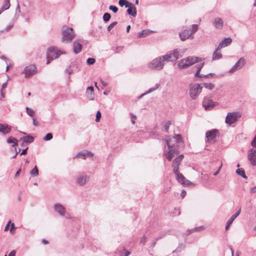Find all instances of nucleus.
<instances>
[{
  "label": "nucleus",
  "mask_w": 256,
  "mask_h": 256,
  "mask_svg": "<svg viewBox=\"0 0 256 256\" xmlns=\"http://www.w3.org/2000/svg\"><path fill=\"white\" fill-rule=\"evenodd\" d=\"M166 142L167 148L165 146L164 154L166 159L170 161L176 155L178 154V148L171 139L166 140Z\"/></svg>",
  "instance_id": "obj_1"
},
{
  "label": "nucleus",
  "mask_w": 256,
  "mask_h": 256,
  "mask_svg": "<svg viewBox=\"0 0 256 256\" xmlns=\"http://www.w3.org/2000/svg\"><path fill=\"white\" fill-rule=\"evenodd\" d=\"M202 60V58L200 57L190 56L180 60L178 64V67L180 69L186 68L195 63Z\"/></svg>",
  "instance_id": "obj_2"
},
{
  "label": "nucleus",
  "mask_w": 256,
  "mask_h": 256,
  "mask_svg": "<svg viewBox=\"0 0 256 256\" xmlns=\"http://www.w3.org/2000/svg\"><path fill=\"white\" fill-rule=\"evenodd\" d=\"M75 34L72 28L64 26L62 28V41L66 42H70L74 38Z\"/></svg>",
  "instance_id": "obj_3"
},
{
  "label": "nucleus",
  "mask_w": 256,
  "mask_h": 256,
  "mask_svg": "<svg viewBox=\"0 0 256 256\" xmlns=\"http://www.w3.org/2000/svg\"><path fill=\"white\" fill-rule=\"evenodd\" d=\"M202 86L199 84H190L189 85V94L192 100H196L201 93Z\"/></svg>",
  "instance_id": "obj_4"
},
{
  "label": "nucleus",
  "mask_w": 256,
  "mask_h": 256,
  "mask_svg": "<svg viewBox=\"0 0 256 256\" xmlns=\"http://www.w3.org/2000/svg\"><path fill=\"white\" fill-rule=\"evenodd\" d=\"M64 52L56 48L50 47L48 49L46 52V58L48 59L46 64H48L50 60L54 58H58L60 54Z\"/></svg>",
  "instance_id": "obj_5"
},
{
  "label": "nucleus",
  "mask_w": 256,
  "mask_h": 256,
  "mask_svg": "<svg viewBox=\"0 0 256 256\" xmlns=\"http://www.w3.org/2000/svg\"><path fill=\"white\" fill-rule=\"evenodd\" d=\"M164 62L165 60H164L162 56L158 57L152 60L148 64V68L152 70H160L163 68Z\"/></svg>",
  "instance_id": "obj_6"
},
{
  "label": "nucleus",
  "mask_w": 256,
  "mask_h": 256,
  "mask_svg": "<svg viewBox=\"0 0 256 256\" xmlns=\"http://www.w3.org/2000/svg\"><path fill=\"white\" fill-rule=\"evenodd\" d=\"M219 134V132L216 129H212L207 131L206 133V141L209 142H215L218 138Z\"/></svg>",
  "instance_id": "obj_7"
},
{
  "label": "nucleus",
  "mask_w": 256,
  "mask_h": 256,
  "mask_svg": "<svg viewBox=\"0 0 256 256\" xmlns=\"http://www.w3.org/2000/svg\"><path fill=\"white\" fill-rule=\"evenodd\" d=\"M38 72L37 68L34 64H30L26 66L22 71L26 78H28L36 74Z\"/></svg>",
  "instance_id": "obj_8"
},
{
  "label": "nucleus",
  "mask_w": 256,
  "mask_h": 256,
  "mask_svg": "<svg viewBox=\"0 0 256 256\" xmlns=\"http://www.w3.org/2000/svg\"><path fill=\"white\" fill-rule=\"evenodd\" d=\"M241 114L238 112H228L226 118L225 122L228 125L234 123L238 118H240Z\"/></svg>",
  "instance_id": "obj_9"
},
{
  "label": "nucleus",
  "mask_w": 256,
  "mask_h": 256,
  "mask_svg": "<svg viewBox=\"0 0 256 256\" xmlns=\"http://www.w3.org/2000/svg\"><path fill=\"white\" fill-rule=\"evenodd\" d=\"M177 172H174L176 174V178L178 182L184 186H194L195 184L190 180H186L185 177L178 170Z\"/></svg>",
  "instance_id": "obj_10"
},
{
  "label": "nucleus",
  "mask_w": 256,
  "mask_h": 256,
  "mask_svg": "<svg viewBox=\"0 0 256 256\" xmlns=\"http://www.w3.org/2000/svg\"><path fill=\"white\" fill-rule=\"evenodd\" d=\"M246 64V59L242 57L232 67V68L229 70L230 73H234L236 70L242 68Z\"/></svg>",
  "instance_id": "obj_11"
},
{
  "label": "nucleus",
  "mask_w": 256,
  "mask_h": 256,
  "mask_svg": "<svg viewBox=\"0 0 256 256\" xmlns=\"http://www.w3.org/2000/svg\"><path fill=\"white\" fill-rule=\"evenodd\" d=\"M89 180L90 176L86 173H81L78 176L76 183L80 186H84L88 182Z\"/></svg>",
  "instance_id": "obj_12"
},
{
  "label": "nucleus",
  "mask_w": 256,
  "mask_h": 256,
  "mask_svg": "<svg viewBox=\"0 0 256 256\" xmlns=\"http://www.w3.org/2000/svg\"><path fill=\"white\" fill-rule=\"evenodd\" d=\"M202 106L206 110H210L215 106L216 102L212 98L205 97L202 102Z\"/></svg>",
  "instance_id": "obj_13"
},
{
  "label": "nucleus",
  "mask_w": 256,
  "mask_h": 256,
  "mask_svg": "<svg viewBox=\"0 0 256 256\" xmlns=\"http://www.w3.org/2000/svg\"><path fill=\"white\" fill-rule=\"evenodd\" d=\"M248 158L252 166H256V148H250L248 150Z\"/></svg>",
  "instance_id": "obj_14"
},
{
  "label": "nucleus",
  "mask_w": 256,
  "mask_h": 256,
  "mask_svg": "<svg viewBox=\"0 0 256 256\" xmlns=\"http://www.w3.org/2000/svg\"><path fill=\"white\" fill-rule=\"evenodd\" d=\"M179 36L180 40L182 41H184L188 38L192 39L194 38V36H192L190 32V30L187 28L184 29L180 32Z\"/></svg>",
  "instance_id": "obj_15"
},
{
  "label": "nucleus",
  "mask_w": 256,
  "mask_h": 256,
  "mask_svg": "<svg viewBox=\"0 0 256 256\" xmlns=\"http://www.w3.org/2000/svg\"><path fill=\"white\" fill-rule=\"evenodd\" d=\"M184 157L183 154H180L173 160L172 168L174 172H176L178 170L179 166Z\"/></svg>",
  "instance_id": "obj_16"
},
{
  "label": "nucleus",
  "mask_w": 256,
  "mask_h": 256,
  "mask_svg": "<svg viewBox=\"0 0 256 256\" xmlns=\"http://www.w3.org/2000/svg\"><path fill=\"white\" fill-rule=\"evenodd\" d=\"M54 209L61 216H64L66 213L65 208L60 204L57 203L54 206Z\"/></svg>",
  "instance_id": "obj_17"
},
{
  "label": "nucleus",
  "mask_w": 256,
  "mask_h": 256,
  "mask_svg": "<svg viewBox=\"0 0 256 256\" xmlns=\"http://www.w3.org/2000/svg\"><path fill=\"white\" fill-rule=\"evenodd\" d=\"M12 130V126L6 124L0 123V133L3 135L9 134Z\"/></svg>",
  "instance_id": "obj_18"
},
{
  "label": "nucleus",
  "mask_w": 256,
  "mask_h": 256,
  "mask_svg": "<svg viewBox=\"0 0 256 256\" xmlns=\"http://www.w3.org/2000/svg\"><path fill=\"white\" fill-rule=\"evenodd\" d=\"M212 24L215 28L220 30L223 27V20L222 18H216L213 22Z\"/></svg>",
  "instance_id": "obj_19"
},
{
  "label": "nucleus",
  "mask_w": 256,
  "mask_h": 256,
  "mask_svg": "<svg viewBox=\"0 0 256 256\" xmlns=\"http://www.w3.org/2000/svg\"><path fill=\"white\" fill-rule=\"evenodd\" d=\"M162 58L164 60L165 62H175L176 59L175 57L173 56L171 51L168 52L166 54L162 56Z\"/></svg>",
  "instance_id": "obj_20"
},
{
  "label": "nucleus",
  "mask_w": 256,
  "mask_h": 256,
  "mask_svg": "<svg viewBox=\"0 0 256 256\" xmlns=\"http://www.w3.org/2000/svg\"><path fill=\"white\" fill-rule=\"evenodd\" d=\"M232 40L230 38H224L218 46V50H221L222 48L228 46L232 43Z\"/></svg>",
  "instance_id": "obj_21"
},
{
  "label": "nucleus",
  "mask_w": 256,
  "mask_h": 256,
  "mask_svg": "<svg viewBox=\"0 0 256 256\" xmlns=\"http://www.w3.org/2000/svg\"><path fill=\"white\" fill-rule=\"evenodd\" d=\"M184 50H180V49H175L173 50H172L171 52L173 56L175 57L176 60L181 58L184 52Z\"/></svg>",
  "instance_id": "obj_22"
},
{
  "label": "nucleus",
  "mask_w": 256,
  "mask_h": 256,
  "mask_svg": "<svg viewBox=\"0 0 256 256\" xmlns=\"http://www.w3.org/2000/svg\"><path fill=\"white\" fill-rule=\"evenodd\" d=\"M204 62H203L202 63L199 64L196 66V71L194 74V76L196 77L203 78V74H200V71L202 70V67L204 66Z\"/></svg>",
  "instance_id": "obj_23"
},
{
  "label": "nucleus",
  "mask_w": 256,
  "mask_h": 256,
  "mask_svg": "<svg viewBox=\"0 0 256 256\" xmlns=\"http://www.w3.org/2000/svg\"><path fill=\"white\" fill-rule=\"evenodd\" d=\"M82 48V45L78 42L75 41L73 44V50L76 54L79 53Z\"/></svg>",
  "instance_id": "obj_24"
},
{
  "label": "nucleus",
  "mask_w": 256,
  "mask_h": 256,
  "mask_svg": "<svg viewBox=\"0 0 256 256\" xmlns=\"http://www.w3.org/2000/svg\"><path fill=\"white\" fill-rule=\"evenodd\" d=\"M6 142L8 144H12V146L14 147L16 150V148L18 145V140L16 138L13 136H9L6 140Z\"/></svg>",
  "instance_id": "obj_25"
},
{
  "label": "nucleus",
  "mask_w": 256,
  "mask_h": 256,
  "mask_svg": "<svg viewBox=\"0 0 256 256\" xmlns=\"http://www.w3.org/2000/svg\"><path fill=\"white\" fill-rule=\"evenodd\" d=\"M174 143L176 146H178H178H183V141L182 138V136L180 134H175L174 136Z\"/></svg>",
  "instance_id": "obj_26"
},
{
  "label": "nucleus",
  "mask_w": 256,
  "mask_h": 256,
  "mask_svg": "<svg viewBox=\"0 0 256 256\" xmlns=\"http://www.w3.org/2000/svg\"><path fill=\"white\" fill-rule=\"evenodd\" d=\"M93 154L91 152H87L86 153H83L82 152H80L77 154L76 156L74 158H80L82 159H86V158L88 156H92Z\"/></svg>",
  "instance_id": "obj_27"
},
{
  "label": "nucleus",
  "mask_w": 256,
  "mask_h": 256,
  "mask_svg": "<svg viewBox=\"0 0 256 256\" xmlns=\"http://www.w3.org/2000/svg\"><path fill=\"white\" fill-rule=\"evenodd\" d=\"M10 0H4L2 5L0 8V14L5 10L9 8L10 7Z\"/></svg>",
  "instance_id": "obj_28"
},
{
  "label": "nucleus",
  "mask_w": 256,
  "mask_h": 256,
  "mask_svg": "<svg viewBox=\"0 0 256 256\" xmlns=\"http://www.w3.org/2000/svg\"><path fill=\"white\" fill-rule=\"evenodd\" d=\"M220 50H218V48L214 52L212 56V60H218L222 58V54L220 52Z\"/></svg>",
  "instance_id": "obj_29"
},
{
  "label": "nucleus",
  "mask_w": 256,
  "mask_h": 256,
  "mask_svg": "<svg viewBox=\"0 0 256 256\" xmlns=\"http://www.w3.org/2000/svg\"><path fill=\"white\" fill-rule=\"evenodd\" d=\"M160 86V84L158 83H157L155 84L154 86L151 88H150L146 92L144 93L141 94L139 97L138 98H142L144 96L146 95L147 94H148L156 90Z\"/></svg>",
  "instance_id": "obj_30"
},
{
  "label": "nucleus",
  "mask_w": 256,
  "mask_h": 256,
  "mask_svg": "<svg viewBox=\"0 0 256 256\" xmlns=\"http://www.w3.org/2000/svg\"><path fill=\"white\" fill-rule=\"evenodd\" d=\"M22 140L23 141V143L22 144V146H23L24 143L30 144L34 140V138L32 136H27L22 137Z\"/></svg>",
  "instance_id": "obj_31"
},
{
  "label": "nucleus",
  "mask_w": 256,
  "mask_h": 256,
  "mask_svg": "<svg viewBox=\"0 0 256 256\" xmlns=\"http://www.w3.org/2000/svg\"><path fill=\"white\" fill-rule=\"evenodd\" d=\"M14 21L12 20L6 26V27L4 28L3 30H0V34L2 32H8L10 31L14 27Z\"/></svg>",
  "instance_id": "obj_32"
},
{
  "label": "nucleus",
  "mask_w": 256,
  "mask_h": 256,
  "mask_svg": "<svg viewBox=\"0 0 256 256\" xmlns=\"http://www.w3.org/2000/svg\"><path fill=\"white\" fill-rule=\"evenodd\" d=\"M151 33V31L146 30H143L138 34V37L139 38H145Z\"/></svg>",
  "instance_id": "obj_33"
},
{
  "label": "nucleus",
  "mask_w": 256,
  "mask_h": 256,
  "mask_svg": "<svg viewBox=\"0 0 256 256\" xmlns=\"http://www.w3.org/2000/svg\"><path fill=\"white\" fill-rule=\"evenodd\" d=\"M204 229V228L203 226H200L196 227V228H192L190 230H188L186 232L187 234L189 235L191 233L196 232H200Z\"/></svg>",
  "instance_id": "obj_34"
},
{
  "label": "nucleus",
  "mask_w": 256,
  "mask_h": 256,
  "mask_svg": "<svg viewBox=\"0 0 256 256\" xmlns=\"http://www.w3.org/2000/svg\"><path fill=\"white\" fill-rule=\"evenodd\" d=\"M127 12L129 15L132 16H136V7L129 8L127 10Z\"/></svg>",
  "instance_id": "obj_35"
},
{
  "label": "nucleus",
  "mask_w": 256,
  "mask_h": 256,
  "mask_svg": "<svg viewBox=\"0 0 256 256\" xmlns=\"http://www.w3.org/2000/svg\"><path fill=\"white\" fill-rule=\"evenodd\" d=\"M236 173L237 174L240 176L245 179H246L248 178V177L246 176L245 174L244 170L242 168L236 170Z\"/></svg>",
  "instance_id": "obj_36"
},
{
  "label": "nucleus",
  "mask_w": 256,
  "mask_h": 256,
  "mask_svg": "<svg viewBox=\"0 0 256 256\" xmlns=\"http://www.w3.org/2000/svg\"><path fill=\"white\" fill-rule=\"evenodd\" d=\"M203 86H204L205 88L209 90H212L213 88H214L215 86L214 84L212 83H203L202 84Z\"/></svg>",
  "instance_id": "obj_37"
},
{
  "label": "nucleus",
  "mask_w": 256,
  "mask_h": 256,
  "mask_svg": "<svg viewBox=\"0 0 256 256\" xmlns=\"http://www.w3.org/2000/svg\"><path fill=\"white\" fill-rule=\"evenodd\" d=\"M30 174L32 176H36L38 174V170L36 166H35L34 168L31 170Z\"/></svg>",
  "instance_id": "obj_38"
},
{
  "label": "nucleus",
  "mask_w": 256,
  "mask_h": 256,
  "mask_svg": "<svg viewBox=\"0 0 256 256\" xmlns=\"http://www.w3.org/2000/svg\"><path fill=\"white\" fill-rule=\"evenodd\" d=\"M198 30V24H192V28L190 29V34L192 36H193V34H194Z\"/></svg>",
  "instance_id": "obj_39"
},
{
  "label": "nucleus",
  "mask_w": 256,
  "mask_h": 256,
  "mask_svg": "<svg viewBox=\"0 0 256 256\" xmlns=\"http://www.w3.org/2000/svg\"><path fill=\"white\" fill-rule=\"evenodd\" d=\"M26 112L28 116H30L32 117L34 116L35 112L32 108H30L28 107H26Z\"/></svg>",
  "instance_id": "obj_40"
},
{
  "label": "nucleus",
  "mask_w": 256,
  "mask_h": 256,
  "mask_svg": "<svg viewBox=\"0 0 256 256\" xmlns=\"http://www.w3.org/2000/svg\"><path fill=\"white\" fill-rule=\"evenodd\" d=\"M110 14L109 13H105L103 16V20L104 22H108L110 18Z\"/></svg>",
  "instance_id": "obj_41"
},
{
  "label": "nucleus",
  "mask_w": 256,
  "mask_h": 256,
  "mask_svg": "<svg viewBox=\"0 0 256 256\" xmlns=\"http://www.w3.org/2000/svg\"><path fill=\"white\" fill-rule=\"evenodd\" d=\"M52 138V134L51 133L47 134L44 138V140L46 141L50 140Z\"/></svg>",
  "instance_id": "obj_42"
},
{
  "label": "nucleus",
  "mask_w": 256,
  "mask_h": 256,
  "mask_svg": "<svg viewBox=\"0 0 256 256\" xmlns=\"http://www.w3.org/2000/svg\"><path fill=\"white\" fill-rule=\"evenodd\" d=\"M94 88L92 86H88L86 89V96H88L90 94H94Z\"/></svg>",
  "instance_id": "obj_43"
},
{
  "label": "nucleus",
  "mask_w": 256,
  "mask_h": 256,
  "mask_svg": "<svg viewBox=\"0 0 256 256\" xmlns=\"http://www.w3.org/2000/svg\"><path fill=\"white\" fill-rule=\"evenodd\" d=\"M96 62V60L94 58H88L86 60V63L88 64L91 65L94 64Z\"/></svg>",
  "instance_id": "obj_44"
},
{
  "label": "nucleus",
  "mask_w": 256,
  "mask_h": 256,
  "mask_svg": "<svg viewBox=\"0 0 256 256\" xmlns=\"http://www.w3.org/2000/svg\"><path fill=\"white\" fill-rule=\"evenodd\" d=\"M170 122H166L164 125V128L166 132H168L170 126Z\"/></svg>",
  "instance_id": "obj_45"
},
{
  "label": "nucleus",
  "mask_w": 256,
  "mask_h": 256,
  "mask_svg": "<svg viewBox=\"0 0 256 256\" xmlns=\"http://www.w3.org/2000/svg\"><path fill=\"white\" fill-rule=\"evenodd\" d=\"M117 24L116 22H112L111 23L107 28L108 31H110L116 24Z\"/></svg>",
  "instance_id": "obj_46"
},
{
  "label": "nucleus",
  "mask_w": 256,
  "mask_h": 256,
  "mask_svg": "<svg viewBox=\"0 0 256 256\" xmlns=\"http://www.w3.org/2000/svg\"><path fill=\"white\" fill-rule=\"evenodd\" d=\"M109 9L112 10L114 13H116L118 10V8L116 6L112 5L109 6Z\"/></svg>",
  "instance_id": "obj_47"
},
{
  "label": "nucleus",
  "mask_w": 256,
  "mask_h": 256,
  "mask_svg": "<svg viewBox=\"0 0 256 256\" xmlns=\"http://www.w3.org/2000/svg\"><path fill=\"white\" fill-rule=\"evenodd\" d=\"M100 118H101V113L100 111H98L96 114V122H98L100 121Z\"/></svg>",
  "instance_id": "obj_48"
},
{
  "label": "nucleus",
  "mask_w": 256,
  "mask_h": 256,
  "mask_svg": "<svg viewBox=\"0 0 256 256\" xmlns=\"http://www.w3.org/2000/svg\"><path fill=\"white\" fill-rule=\"evenodd\" d=\"M130 115H131V122L132 124H134L135 120L136 119V116H135L132 114H131Z\"/></svg>",
  "instance_id": "obj_49"
},
{
  "label": "nucleus",
  "mask_w": 256,
  "mask_h": 256,
  "mask_svg": "<svg viewBox=\"0 0 256 256\" xmlns=\"http://www.w3.org/2000/svg\"><path fill=\"white\" fill-rule=\"evenodd\" d=\"M251 145L253 148H256V134L252 141V142Z\"/></svg>",
  "instance_id": "obj_50"
},
{
  "label": "nucleus",
  "mask_w": 256,
  "mask_h": 256,
  "mask_svg": "<svg viewBox=\"0 0 256 256\" xmlns=\"http://www.w3.org/2000/svg\"><path fill=\"white\" fill-rule=\"evenodd\" d=\"M235 218L234 217V216L232 215L230 218L228 220L227 222V223L228 224H232L234 222V220H235Z\"/></svg>",
  "instance_id": "obj_51"
},
{
  "label": "nucleus",
  "mask_w": 256,
  "mask_h": 256,
  "mask_svg": "<svg viewBox=\"0 0 256 256\" xmlns=\"http://www.w3.org/2000/svg\"><path fill=\"white\" fill-rule=\"evenodd\" d=\"M125 6L126 8H128L135 7L132 3L128 2L127 1H126V4Z\"/></svg>",
  "instance_id": "obj_52"
},
{
  "label": "nucleus",
  "mask_w": 256,
  "mask_h": 256,
  "mask_svg": "<svg viewBox=\"0 0 256 256\" xmlns=\"http://www.w3.org/2000/svg\"><path fill=\"white\" fill-rule=\"evenodd\" d=\"M126 0H119L118 4L120 6H123L126 5Z\"/></svg>",
  "instance_id": "obj_53"
},
{
  "label": "nucleus",
  "mask_w": 256,
  "mask_h": 256,
  "mask_svg": "<svg viewBox=\"0 0 256 256\" xmlns=\"http://www.w3.org/2000/svg\"><path fill=\"white\" fill-rule=\"evenodd\" d=\"M32 120H33V124L34 126H39V122H38L36 120V118H32Z\"/></svg>",
  "instance_id": "obj_54"
},
{
  "label": "nucleus",
  "mask_w": 256,
  "mask_h": 256,
  "mask_svg": "<svg viewBox=\"0 0 256 256\" xmlns=\"http://www.w3.org/2000/svg\"><path fill=\"white\" fill-rule=\"evenodd\" d=\"M146 241V236H143L142 238L140 243L144 244Z\"/></svg>",
  "instance_id": "obj_55"
},
{
  "label": "nucleus",
  "mask_w": 256,
  "mask_h": 256,
  "mask_svg": "<svg viewBox=\"0 0 256 256\" xmlns=\"http://www.w3.org/2000/svg\"><path fill=\"white\" fill-rule=\"evenodd\" d=\"M250 192L251 194H255V193H256V186L250 188Z\"/></svg>",
  "instance_id": "obj_56"
},
{
  "label": "nucleus",
  "mask_w": 256,
  "mask_h": 256,
  "mask_svg": "<svg viewBox=\"0 0 256 256\" xmlns=\"http://www.w3.org/2000/svg\"><path fill=\"white\" fill-rule=\"evenodd\" d=\"M87 97L88 98V99L90 100H94V94H89L88 96H87Z\"/></svg>",
  "instance_id": "obj_57"
},
{
  "label": "nucleus",
  "mask_w": 256,
  "mask_h": 256,
  "mask_svg": "<svg viewBox=\"0 0 256 256\" xmlns=\"http://www.w3.org/2000/svg\"><path fill=\"white\" fill-rule=\"evenodd\" d=\"M28 149V148L27 147L24 150H22V152H20V155H24V154H26Z\"/></svg>",
  "instance_id": "obj_58"
},
{
  "label": "nucleus",
  "mask_w": 256,
  "mask_h": 256,
  "mask_svg": "<svg viewBox=\"0 0 256 256\" xmlns=\"http://www.w3.org/2000/svg\"><path fill=\"white\" fill-rule=\"evenodd\" d=\"M7 85H8V82H6L2 84V90H4V88H6L7 86Z\"/></svg>",
  "instance_id": "obj_59"
},
{
  "label": "nucleus",
  "mask_w": 256,
  "mask_h": 256,
  "mask_svg": "<svg viewBox=\"0 0 256 256\" xmlns=\"http://www.w3.org/2000/svg\"><path fill=\"white\" fill-rule=\"evenodd\" d=\"M186 194V191L182 190L181 192L180 195L182 198H184Z\"/></svg>",
  "instance_id": "obj_60"
},
{
  "label": "nucleus",
  "mask_w": 256,
  "mask_h": 256,
  "mask_svg": "<svg viewBox=\"0 0 256 256\" xmlns=\"http://www.w3.org/2000/svg\"><path fill=\"white\" fill-rule=\"evenodd\" d=\"M20 172H21V169L19 168L15 174V177H18V176H19Z\"/></svg>",
  "instance_id": "obj_61"
},
{
  "label": "nucleus",
  "mask_w": 256,
  "mask_h": 256,
  "mask_svg": "<svg viewBox=\"0 0 256 256\" xmlns=\"http://www.w3.org/2000/svg\"><path fill=\"white\" fill-rule=\"evenodd\" d=\"M16 252L14 250H12L8 254V256H15Z\"/></svg>",
  "instance_id": "obj_62"
},
{
  "label": "nucleus",
  "mask_w": 256,
  "mask_h": 256,
  "mask_svg": "<svg viewBox=\"0 0 256 256\" xmlns=\"http://www.w3.org/2000/svg\"><path fill=\"white\" fill-rule=\"evenodd\" d=\"M66 72L68 73V74H70L72 72V70L69 68L66 70Z\"/></svg>",
  "instance_id": "obj_63"
},
{
  "label": "nucleus",
  "mask_w": 256,
  "mask_h": 256,
  "mask_svg": "<svg viewBox=\"0 0 256 256\" xmlns=\"http://www.w3.org/2000/svg\"><path fill=\"white\" fill-rule=\"evenodd\" d=\"M0 58L5 60L6 64H8L7 58L4 56H0Z\"/></svg>",
  "instance_id": "obj_64"
}]
</instances>
